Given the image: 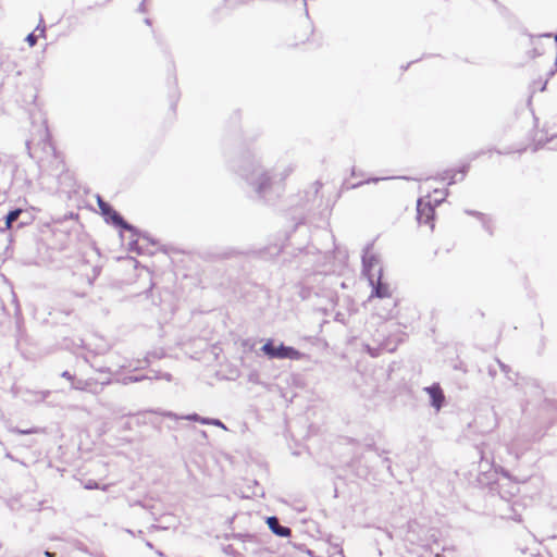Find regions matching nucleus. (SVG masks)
I'll return each mask as SVG.
<instances>
[{"label": "nucleus", "instance_id": "12", "mask_svg": "<svg viewBox=\"0 0 557 557\" xmlns=\"http://www.w3.org/2000/svg\"><path fill=\"white\" fill-rule=\"evenodd\" d=\"M62 376L67 379V380H72V375L70 374V372L65 371L62 373Z\"/></svg>", "mask_w": 557, "mask_h": 557}, {"label": "nucleus", "instance_id": "7", "mask_svg": "<svg viewBox=\"0 0 557 557\" xmlns=\"http://www.w3.org/2000/svg\"><path fill=\"white\" fill-rule=\"evenodd\" d=\"M267 523L271 531L278 536H289L292 531L287 527H283L278 523L276 517H269Z\"/></svg>", "mask_w": 557, "mask_h": 557}, {"label": "nucleus", "instance_id": "4", "mask_svg": "<svg viewBox=\"0 0 557 557\" xmlns=\"http://www.w3.org/2000/svg\"><path fill=\"white\" fill-rule=\"evenodd\" d=\"M98 206L101 213L111 220L114 225L121 226L125 230H129L131 226L123 220V218L101 197H98Z\"/></svg>", "mask_w": 557, "mask_h": 557}, {"label": "nucleus", "instance_id": "13", "mask_svg": "<svg viewBox=\"0 0 557 557\" xmlns=\"http://www.w3.org/2000/svg\"><path fill=\"white\" fill-rule=\"evenodd\" d=\"M20 433L29 434V433H32V431H20Z\"/></svg>", "mask_w": 557, "mask_h": 557}, {"label": "nucleus", "instance_id": "3", "mask_svg": "<svg viewBox=\"0 0 557 557\" xmlns=\"http://www.w3.org/2000/svg\"><path fill=\"white\" fill-rule=\"evenodd\" d=\"M469 168V164H462L458 168L447 169L440 174L441 180L447 185H453L458 182H461L466 177Z\"/></svg>", "mask_w": 557, "mask_h": 557}, {"label": "nucleus", "instance_id": "8", "mask_svg": "<svg viewBox=\"0 0 557 557\" xmlns=\"http://www.w3.org/2000/svg\"><path fill=\"white\" fill-rule=\"evenodd\" d=\"M447 197V191L444 188H434L432 193H429L423 198H430L431 203L437 206L442 203Z\"/></svg>", "mask_w": 557, "mask_h": 557}, {"label": "nucleus", "instance_id": "5", "mask_svg": "<svg viewBox=\"0 0 557 557\" xmlns=\"http://www.w3.org/2000/svg\"><path fill=\"white\" fill-rule=\"evenodd\" d=\"M426 393L430 395L431 397V404L432 406L436 409V410H440L441 407L443 406L444 404V400H445V396H444V393L441 388V386L438 384H434L430 387H426L425 388Z\"/></svg>", "mask_w": 557, "mask_h": 557}, {"label": "nucleus", "instance_id": "9", "mask_svg": "<svg viewBox=\"0 0 557 557\" xmlns=\"http://www.w3.org/2000/svg\"><path fill=\"white\" fill-rule=\"evenodd\" d=\"M22 212H23L22 209H15V210L10 211L5 218V227L3 230H5V231L11 230L13 222L18 219V216L21 215Z\"/></svg>", "mask_w": 557, "mask_h": 557}, {"label": "nucleus", "instance_id": "6", "mask_svg": "<svg viewBox=\"0 0 557 557\" xmlns=\"http://www.w3.org/2000/svg\"><path fill=\"white\" fill-rule=\"evenodd\" d=\"M371 283L373 285L372 296L377 298H388L392 296L389 285L382 282L381 276L377 277L375 283L373 281H371Z\"/></svg>", "mask_w": 557, "mask_h": 557}, {"label": "nucleus", "instance_id": "1", "mask_svg": "<svg viewBox=\"0 0 557 557\" xmlns=\"http://www.w3.org/2000/svg\"><path fill=\"white\" fill-rule=\"evenodd\" d=\"M261 350L271 359H290L300 360L304 355L297 349L280 344L275 346L273 341H268L261 348Z\"/></svg>", "mask_w": 557, "mask_h": 557}, {"label": "nucleus", "instance_id": "2", "mask_svg": "<svg viewBox=\"0 0 557 557\" xmlns=\"http://www.w3.org/2000/svg\"><path fill=\"white\" fill-rule=\"evenodd\" d=\"M435 207L430 198H421L417 203V220L420 225L424 224L434 230Z\"/></svg>", "mask_w": 557, "mask_h": 557}, {"label": "nucleus", "instance_id": "10", "mask_svg": "<svg viewBox=\"0 0 557 557\" xmlns=\"http://www.w3.org/2000/svg\"><path fill=\"white\" fill-rule=\"evenodd\" d=\"M36 36L34 34H29L26 37V41L29 44V46H34L36 44Z\"/></svg>", "mask_w": 557, "mask_h": 557}, {"label": "nucleus", "instance_id": "11", "mask_svg": "<svg viewBox=\"0 0 557 557\" xmlns=\"http://www.w3.org/2000/svg\"><path fill=\"white\" fill-rule=\"evenodd\" d=\"M189 420H193V421H199V418L197 414H193V416H189L188 417ZM201 423H209L207 420H200Z\"/></svg>", "mask_w": 557, "mask_h": 557}]
</instances>
